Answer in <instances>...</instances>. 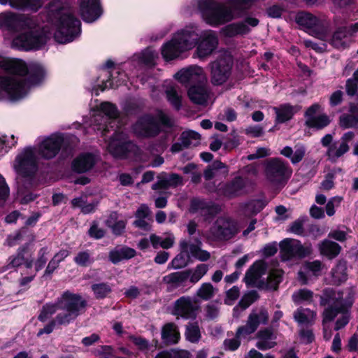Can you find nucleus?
Instances as JSON below:
<instances>
[{
  "mask_svg": "<svg viewBox=\"0 0 358 358\" xmlns=\"http://www.w3.org/2000/svg\"><path fill=\"white\" fill-rule=\"evenodd\" d=\"M305 152L306 150L303 146L296 148L294 152H293V149L289 146H285L280 150V154L289 158L293 164L300 162L303 159Z\"/></svg>",
  "mask_w": 358,
  "mask_h": 358,
  "instance_id": "37998d69",
  "label": "nucleus"
},
{
  "mask_svg": "<svg viewBox=\"0 0 358 358\" xmlns=\"http://www.w3.org/2000/svg\"><path fill=\"white\" fill-rule=\"evenodd\" d=\"M189 243L186 241L180 243V252L178 254L169 264L168 268H173L179 269L185 267L188 264V259L190 257L188 252Z\"/></svg>",
  "mask_w": 358,
  "mask_h": 358,
  "instance_id": "7c9ffc66",
  "label": "nucleus"
},
{
  "mask_svg": "<svg viewBox=\"0 0 358 358\" xmlns=\"http://www.w3.org/2000/svg\"><path fill=\"white\" fill-rule=\"evenodd\" d=\"M161 338V343L157 339L152 340V345L156 348H162L164 346L178 343L180 338L178 326L173 322L165 324L162 328Z\"/></svg>",
  "mask_w": 358,
  "mask_h": 358,
  "instance_id": "dca6fc26",
  "label": "nucleus"
},
{
  "mask_svg": "<svg viewBox=\"0 0 358 358\" xmlns=\"http://www.w3.org/2000/svg\"><path fill=\"white\" fill-rule=\"evenodd\" d=\"M239 231L238 222L229 217H217L209 229L212 238L216 241H229Z\"/></svg>",
  "mask_w": 358,
  "mask_h": 358,
  "instance_id": "6e6552de",
  "label": "nucleus"
},
{
  "mask_svg": "<svg viewBox=\"0 0 358 358\" xmlns=\"http://www.w3.org/2000/svg\"><path fill=\"white\" fill-rule=\"evenodd\" d=\"M64 145V138L62 134H53L45 138L38 145V153L45 159L55 157Z\"/></svg>",
  "mask_w": 358,
  "mask_h": 358,
  "instance_id": "f8f14e48",
  "label": "nucleus"
},
{
  "mask_svg": "<svg viewBox=\"0 0 358 358\" xmlns=\"http://www.w3.org/2000/svg\"><path fill=\"white\" fill-rule=\"evenodd\" d=\"M358 31V22L348 27H338L326 42L345 44Z\"/></svg>",
  "mask_w": 358,
  "mask_h": 358,
  "instance_id": "aec40b11",
  "label": "nucleus"
},
{
  "mask_svg": "<svg viewBox=\"0 0 358 358\" xmlns=\"http://www.w3.org/2000/svg\"><path fill=\"white\" fill-rule=\"evenodd\" d=\"M80 13L84 21L92 22L102 14L99 0H80Z\"/></svg>",
  "mask_w": 358,
  "mask_h": 358,
  "instance_id": "a211bd4d",
  "label": "nucleus"
},
{
  "mask_svg": "<svg viewBox=\"0 0 358 358\" xmlns=\"http://www.w3.org/2000/svg\"><path fill=\"white\" fill-rule=\"evenodd\" d=\"M331 123V120L327 114H321L306 120L305 126L315 130H322Z\"/></svg>",
  "mask_w": 358,
  "mask_h": 358,
  "instance_id": "58836bf2",
  "label": "nucleus"
},
{
  "mask_svg": "<svg viewBox=\"0 0 358 358\" xmlns=\"http://www.w3.org/2000/svg\"><path fill=\"white\" fill-rule=\"evenodd\" d=\"M49 15L57 27V30L55 33L57 42L70 43L80 34V22L69 9L62 8L55 10L51 7Z\"/></svg>",
  "mask_w": 358,
  "mask_h": 358,
  "instance_id": "20e7f679",
  "label": "nucleus"
},
{
  "mask_svg": "<svg viewBox=\"0 0 358 358\" xmlns=\"http://www.w3.org/2000/svg\"><path fill=\"white\" fill-rule=\"evenodd\" d=\"M194 47H196V50L192 57L197 58L200 61H205L210 56L217 53L220 55L224 51L223 48H219L220 46H191V49Z\"/></svg>",
  "mask_w": 358,
  "mask_h": 358,
  "instance_id": "c9c22d12",
  "label": "nucleus"
},
{
  "mask_svg": "<svg viewBox=\"0 0 358 358\" xmlns=\"http://www.w3.org/2000/svg\"><path fill=\"white\" fill-rule=\"evenodd\" d=\"M245 187V179L241 176H237L231 180L220 184L217 193L228 199H232L241 196Z\"/></svg>",
  "mask_w": 358,
  "mask_h": 358,
  "instance_id": "ddd939ff",
  "label": "nucleus"
},
{
  "mask_svg": "<svg viewBox=\"0 0 358 358\" xmlns=\"http://www.w3.org/2000/svg\"><path fill=\"white\" fill-rule=\"evenodd\" d=\"M267 179L273 183H285L292 174V169L288 162L279 157L270 158L265 165Z\"/></svg>",
  "mask_w": 358,
  "mask_h": 358,
  "instance_id": "1a4fd4ad",
  "label": "nucleus"
},
{
  "mask_svg": "<svg viewBox=\"0 0 358 358\" xmlns=\"http://www.w3.org/2000/svg\"><path fill=\"white\" fill-rule=\"evenodd\" d=\"M91 290L97 300H102L108 297L113 292L112 286L108 282H98L91 285Z\"/></svg>",
  "mask_w": 358,
  "mask_h": 358,
  "instance_id": "ea45409f",
  "label": "nucleus"
},
{
  "mask_svg": "<svg viewBox=\"0 0 358 358\" xmlns=\"http://www.w3.org/2000/svg\"><path fill=\"white\" fill-rule=\"evenodd\" d=\"M296 23L309 35L321 41L328 40L330 23L324 17H318L310 13L299 12L294 17Z\"/></svg>",
  "mask_w": 358,
  "mask_h": 358,
  "instance_id": "423d86ee",
  "label": "nucleus"
},
{
  "mask_svg": "<svg viewBox=\"0 0 358 358\" xmlns=\"http://www.w3.org/2000/svg\"><path fill=\"white\" fill-rule=\"evenodd\" d=\"M352 306V301L341 302L338 304L328 306L322 313V324L334 321L339 313H348Z\"/></svg>",
  "mask_w": 358,
  "mask_h": 358,
  "instance_id": "b1692460",
  "label": "nucleus"
},
{
  "mask_svg": "<svg viewBox=\"0 0 358 358\" xmlns=\"http://www.w3.org/2000/svg\"><path fill=\"white\" fill-rule=\"evenodd\" d=\"M28 85L24 79L17 80L12 77H2L0 80V87L13 100L22 98L27 93L26 88Z\"/></svg>",
  "mask_w": 358,
  "mask_h": 358,
  "instance_id": "2eb2a0df",
  "label": "nucleus"
},
{
  "mask_svg": "<svg viewBox=\"0 0 358 358\" xmlns=\"http://www.w3.org/2000/svg\"><path fill=\"white\" fill-rule=\"evenodd\" d=\"M313 292L310 289H300L293 294L292 300L296 304H300L303 302L310 303L313 301Z\"/></svg>",
  "mask_w": 358,
  "mask_h": 358,
  "instance_id": "603ef678",
  "label": "nucleus"
},
{
  "mask_svg": "<svg viewBox=\"0 0 358 358\" xmlns=\"http://www.w3.org/2000/svg\"><path fill=\"white\" fill-rule=\"evenodd\" d=\"M162 127L171 129L174 127L173 120L162 110L153 115L146 113L138 118L132 126L134 134L138 138H152L159 136L162 131Z\"/></svg>",
  "mask_w": 358,
  "mask_h": 358,
  "instance_id": "f03ea898",
  "label": "nucleus"
},
{
  "mask_svg": "<svg viewBox=\"0 0 358 358\" xmlns=\"http://www.w3.org/2000/svg\"><path fill=\"white\" fill-rule=\"evenodd\" d=\"M281 280L282 275L273 271L269 273L266 282H265L264 279H261L259 280L257 283H255L254 286H256L259 289L272 287L274 289H277Z\"/></svg>",
  "mask_w": 358,
  "mask_h": 358,
  "instance_id": "c03bdc74",
  "label": "nucleus"
},
{
  "mask_svg": "<svg viewBox=\"0 0 358 358\" xmlns=\"http://www.w3.org/2000/svg\"><path fill=\"white\" fill-rule=\"evenodd\" d=\"M233 59L229 52L223 51L217 58L209 64L211 83L215 86L224 84L231 76Z\"/></svg>",
  "mask_w": 358,
  "mask_h": 358,
  "instance_id": "0eeeda50",
  "label": "nucleus"
},
{
  "mask_svg": "<svg viewBox=\"0 0 358 358\" xmlns=\"http://www.w3.org/2000/svg\"><path fill=\"white\" fill-rule=\"evenodd\" d=\"M267 263L264 260L255 261L247 270L244 282L247 286H254L267 270Z\"/></svg>",
  "mask_w": 358,
  "mask_h": 358,
  "instance_id": "412c9836",
  "label": "nucleus"
},
{
  "mask_svg": "<svg viewBox=\"0 0 358 358\" xmlns=\"http://www.w3.org/2000/svg\"><path fill=\"white\" fill-rule=\"evenodd\" d=\"M207 201L197 197L192 198L190 201L189 210L191 213H196L199 210H203L206 208Z\"/></svg>",
  "mask_w": 358,
  "mask_h": 358,
  "instance_id": "338daca9",
  "label": "nucleus"
},
{
  "mask_svg": "<svg viewBox=\"0 0 358 358\" xmlns=\"http://www.w3.org/2000/svg\"><path fill=\"white\" fill-rule=\"evenodd\" d=\"M305 311L312 314L313 316L315 315V312L309 308H298L294 312V320L300 324H308L310 322L308 316L304 313Z\"/></svg>",
  "mask_w": 358,
  "mask_h": 358,
  "instance_id": "e2e57ef3",
  "label": "nucleus"
},
{
  "mask_svg": "<svg viewBox=\"0 0 358 358\" xmlns=\"http://www.w3.org/2000/svg\"><path fill=\"white\" fill-rule=\"evenodd\" d=\"M167 101L176 110H180L182 107V97L180 96L177 90L173 87L166 90Z\"/></svg>",
  "mask_w": 358,
  "mask_h": 358,
  "instance_id": "5fc2aeb1",
  "label": "nucleus"
},
{
  "mask_svg": "<svg viewBox=\"0 0 358 358\" xmlns=\"http://www.w3.org/2000/svg\"><path fill=\"white\" fill-rule=\"evenodd\" d=\"M311 253V250L309 247L303 246L300 241H297L294 244L292 258L296 257L299 259L305 258L309 256Z\"/></svg>",
  "mask_w": 358,
  "mask_h": 358,
  "instance_id": "680f3d73",
  "label": "nucleus"
},
{
  "mask_svg": "<svg viewBox=\"0 0 358 358\" xmlns=\"http://www.w3.org/2000/svg\"><path fill=\"white\" fill-rule=\"evenodd\" d=\"M99 110L109 119L116 120L120 117V111L117 106L113 103L102 102L99 106Z\"/></svg>",
  "mask_w": 358,
  "mask_h": 358,
  "instance_id": "8fccbe9b",
  "label": "nucleus"
},
{
  "mask_svg": "<svg viewBox=\"0 0 358 358\" xmlns=\"http://www.w3.org/2000/svg\"><path fill=\"white\" fill-rule=\"evenodd\" d=\"M208 270V266L207 264H198L194 271H192V273L189 276V281L190 282L195 284L197 282H199L203 276H204Z\"/></svg>",
  "mask_w": 358,
  "mask_h": 358,
  "instance_id": "bf43d9fd",
  "label": "nucleus"
},
{
  "mask_svg": "<svg viewBox=\"0 0 358 358\" xmlns=\"http://www.w3.org/2000/svg\"><path fill=\"white\" fill-rule=\"evenodd\" d=\"M27 77L24 78L29 85L40 84L45 78V69L38 63H31L28 65Z\"/></svg>",
  "mask_w": 358,
  "mask_h": 358,
  "instance_id": "c756f323",
  "label": "nucleus"
},
{
  "mask_svg": "<svg viewBox=\"0 0 358 358\" xmlns=\"http://www.w3.org/2000/svg\"><path fill=\"white\" fill-rule=\"evenodd\" d=\"M291 238H285L280 242V250L282 259L288 260L292 259V254L294 244H292Z\"/></svg>",
  "mask_w": 358,
  "mask_h": 358,
  "instance_id": "4d7b16f0",
  "label": "nucleus"
},
{
  "mask_svg": "<svg viewBox=\"0 0 358 358\" xmlns=\"http://www.w3.org/2000/svg\"><path fill=\"white\" fill-rule=\"evenodd\" d=\"M214 294V287L210 282L203 283L196 292V296L204 301L210 300Z\"/></svg>",
  "mask_w": 358,
  "mask_h": 358,
  "instance_id": "13d9d810",
  "label": "nucleus"
},
{
  "mask_svg": "<svg viewBox=\"0 0 358 358\" xmlns=\"http://www.w3.org/2000/svg\"><path fill=\"white\" fill-rule=\"evenodd\" d=\"M273 110L276 115L275 120L276 124H282L289 121L296 112L294 110V106L290 103L281 104L279 107H274Z\"/></svg>",
  "mask_w": 358,
  "mask_h": 358,
  "instance_id": "72a5a7b5",
  "label": "nucleus"
},
{
  "mask_svg": "<svg viewBox=\"0 0 358 358\" xmlns=\"http://www.w3.org/2000/svg\"><path fill=\"white\" fill-rule=\"evenodd\" d=\"M199 39H201L200 43L203 45H217L218 43L216 34L210 30L203 32Z\"/></svg>",
  "mask_w": 358,
  "mask_h": 358,
  "instance_id": "774afa93",
  "label": "nucleus"
},
{
  "mask_svg": "<svg viewBox=\"0 0 358 358\" xmlns=\"http://www.w3.org/2000/svg\"><path fill=\"white\" fill-rule=\"evenodd\" d=\"M355 138V133L353 131H348L345 133L340 139V145L338 148L332 152L331 157L336 159L342 157L350 150L349 143H350Z\"/></svg>",
  "mask_w": 358,
  "mask_h": 358,
  "instance_id": "e433bc0d",
  "label": "nucleus"
},
{
  "mask_svg": "<svg viewBox=\"0 0 358 358\" xmlns=\"http://www.w3.org/2000/svg\"><path fill=\"white\" fill-rule=\"evenodd\" d=\"M170 187L169 178L166 173H162L157 176V181L152 186L153 190L168 189Z\"/></svg>",
  "mask_w": 358,
  "mask_h": 358,
  "instance_id": "69168bd1",
  "label": "nucleus"
},
{
  "mask_svg": "<svg viewBox=\"0 0 358 358\" xmlns=\"http://www.w3.org/2000/svg\"><path fill=\"white\" fill-rule=\"evenodd\" d=\"M0 67L8 74L20 77L27 76L29 69L27 64L21 59H6L0 62Z\"/></svg>",
  "mask_w": 358,
  "mask_h": 358,
  "instance_id": "6ab92c4d",
  "label": "nucleus"
},
{
  "mask_svg": "<svg viewBox=\"0 0 358 358\" xmlns=\"http://www.w3.org/2000/svg\"><path fill=\"white\" fill-rule=\"evenodd\" d=\"M185 336L192 343H196L200 341L201 334L198 322H189L186 325Z\"/></svg>",
  "mask_w": 358,
  "mask_h": 358,
  "instance_id": "79ce46f5",
  "label": "nucleus"
},
{
  "mask_svg": "<svg viewBox=\"0 0 358 358\" xmlns=\"http://www.w3.org/2000/svg\"><path fill=\"white\" fill-rule=\"evenodd\" d=\"M10 5L15 8L30 9L36 11L43 5V0H8ZM8 0H0V3L6 4Z\"/></svg>",
  "mask_w": 358,
  "mask_h": 358,
  "instance_id": "f704fd0d",
  "label": "nucleus"
},
{
  "mask_svg": "<svg viewBox=\"0 0 358 358\" xmlns=\"http://www.w3.org/2000/svg\"><path fill=\"white\" fill-rule=\"evenodd\" d=\"M268 311L264 308H261L259 313L252 312L248 317L246 324L238 327L236 332L237 337L245 338L255 333L261 323H268Z\"/></svg>",
  "mask_w": 358,
  "mask_h": 358,
  "instance_id": "9b49d317",
  "label": "nucleus"
},
{
  "mask_svg": "<svg viewBox=\"0 0 358 358\" xmlns=\"http://www.w3.org/2000/svg\"><path fill=\"white\" fill-rule=\"evenodd\" d=\"M192 269L171 273L164 277V281L167 284L173 285L176 287L184 283L189 278Z\"/></svg>",
  "mask_w": 358,
  "mask_h": 358,
  "instance_id": "4c0bfd02",
  "label": "nucleus"
},
{
  "mask_svg": "<svg viewBox=\"0 0 358 358\" xmlns=\"http://www.w3.org/2000/svg\"><path fill=\"white\" fill-rule=\"evenodd\" d=\"M191 50V46H162L161 54L166 62L187 57V52Z\"/></svg>",
  "mask_w": 358,
  "mask_h": 358,
  "instance_id": "c85d7f7f",
  "label": "nucleus"
},
{
  "mask_svg": "<svg viewBox=\"0 0 358 358\" xmlns=\"http://www.w3.org/2000/svg\"><path fill=\"white\" fill-rule=\"evenodd\" d=\"M341 250V246L338 243L328 239H324L319 244L320 253L329 259L336 258Z\"/></svg>",
  "mask_w": 358,
  "mask_h": 358,
  "instance_id": "2f4dec72",
  "label": "nucleus"
},
{
  "mask_svg": "<svg viewBox=\"0 0 358 358\" xmlns=\"http://www.w3.org/2000/svg\"><path fill=\"white\" fill-rule=\"evenodd\" d=\"M76 320H70L69 314H57L56 317L51 320L43 329H41L38 333L37 336H41L44 334H51L55 327L60 326L66 327L72 323Z\"/></svg>",
  "mask_w": 358,
  "mask_h": 358,
  "instance_id": "cd10ccee",
  "label": "nucleus"
},
{
  "mask_svg": "<svg viewBox=\"0 0 358 358\" xmlns=\"http://www.w3.org/2000/svg\"><path fill=\"white\" fill-rule=\"evenodd\" d=\"M28 250V245H23L18 248L15 255H11L8 258V268L17 269L23 265L24 262V255Z\"/></svg>",
  "mask_w": 358,
  "mask_h": 358,
  "instance_id": "a19ab883",
  "label": "nucleus"
},
{
  "mask_svg": "<svg viewBox=\"0 0 358 358\" xmlns=\"http://www.w3.org/2000/svg\"><path fill=\"white\" fill-rule=\"evenodd\" d=\"M259 298V295L256 290L248 291L242 296L238 305L234 308V311H236L238 307L242 310L247 309L251 304L258 300Z\"/></svg>",
  "mask_w": 358,
  "mask_h": 358,
  "instance_id": "de8ad7c7",
  "label": "nucleus"
},
{
  "mask_svg": "<svg viewBox=\"0 0 358 358\" xmlns=\"http://www.w3.org/2000/svg\"><path fill=\"white\" fill-rule=\"evenodd\" d=\"M342 302L340 299L336 298V291L333 288L327 287L322 290L320 295V305L326 306L327 305H335Z\"/></svg>",
  "mask_w": 358,
  "mask_h": 358,
  "instance_id": "a18cd8bd",
  "label": "nucleus"
},
{
  "mask_svg": "<svg viewBox=\"0 0 358 358\" xmlns=\"http://www.w3.org/2000/svg\"><path fill=\"white\" fill-rule=\"evenodd\" d=\"M87 234L93 239L99 240L105 236L106 230L103 228H99L96 221H93L88 229Z\"/></svg>",
  "mask_w": 358,
  "mask_h": 358,
  "instance_id": "0e129e2a",
  "label": "nucleus"
},
{
  "mask_svg": "<svg viewBox=\"0 0 358 358\" xmlns=\"http://www.w3.org/2000/svg\"><path fill=\"white\" fill-rule=\"evenodd\" d=\"M74 263L80 267L87 268L92 265L95 259L89 250L79 251L73 258Z\"/></svg>",
  "mask_w": 358,
  "mask_h": 358,
  "instance_id": "49530a36",
  "label": "nucleus"
},
{
  "mask_svg": "<svg viewBox=\"0 0 358 358\" xmlns=\"http://www.w3.org/2000/svg\"><path fill=\"white\" fill-rule=\"evenodd\" d=\"M347 270V261L343 259L338 260L331 270V284L340 286L345 283L348 278Z\"/></svg>",
  "mask_w": 358,
  "mask_h": 358,
  "instance_id": "a878e982",
  "label": "nucleus"
},
{
  "mask_svg": "<svg viewBox=\"0 0 358 358\" xmlns=\"http://www.w3.org/2000/svg\"><path fill=\"white\" fill-rule=\"evenodd\" d=\"M110 148L113 155L120 159H126L129 154H135L138 150V146L130 140L111 144Z\"/></svg>",
  "mask_w": 358,
  "mask_h": 358,
  "instance_id": "393cba45",
  "label": "nucleus"
},
{
  "mask_svg": "<svg viewBox=\"0 0 358 358\" xmlns=\"http://www.w3.org/2000/svg\"><path fill=\"white\" fill-rule=\"evenodd\" d=\"M96 164L94 154L86 152L80 154L73 159L71 164L72 170L78 173H83L91 170Z\"/></svg>",
  "mask_w": 358,
  "mask_h": 358,
  "instance_id": "4be33fe9",
  "label": "nucleus"
},
{
  "mask_svg": "<svg viewBox=\"0 0 358 358\" xmlns=\"http://www.w3.org/2000/svg\"><path fill=\"white\" fill-rule=\"evenodd\" d=\"M87 307V300L80 294L66 290L57 299L55 303H46L42 306L38 315V320L41 322H45L57 310L65 311V313H59V314H69L70 320H76L78 316L85 313Z\"/></svg>",
  "mask_w": 358,
  "mask_h": 358,
  "instance_id": "f257e3e1",
  "label": "nucleus"
},
{
  "mask_svg": "<svg viewBox=\"0 0 358 358\" xmlns=\"http://www.w3.org/2000/svg\"><path fill=\"white\" fill-rule=\"evenodd\" d=\"M198 7L203 20L211 26L224 24L240 15L236 5L227 6L215 0H200Z\"/></svg>",
  "mask_w": 358,
  "mask_h": 358,
  "instance_id": "39448f33",
  "label": "nucleus"
},
{
  "mask_svg": "<svg viewBox=\"0 0 358 358\" xmlns=\"http://www.w3.org/2000/svg\"><path fill=\"white\" fill-rule=\"evenodd\" d=\"M45 43L46 37L39 29H34L17 34L13 45H43Z\"/></svg>",
  "mask_w": 358,
  "mask_h": 358,
  "instance_id": "f3484780",
  "label": "nucleus"
},
{
  "mask_svg": "<svg viewBox=\"0 0 358 358\" xmlns=\"http://www.w3.org/2000/svg\"><path fill=\"white\" fill-rule=\"evenodd\" d=\"M49 252L50 250L47 246L41 248L38 251L37 258L34 262V269L36 273L40 271L45 267L48 262L47 255L49 254Z\"/></svg>",
  "mask_w": 358,
  "mask_h": 358,
  "instance_id": "6e6d98bb",
  "label": "nucleus"
},
{
  "mask_svg": "<svg viewBox=\"0 0 358 358\" xmlns=\"http://www.w3.org/2000/svg\"><path fill=\"white\" fill-rule=\"evenodd\" d=\"M226 36L231 37L237 34H243L249 31V29L244 23L231 24L222 30Z\"/></svg>",
  "mask_w": 358,
  "mask_h": 358,
  "instance_id": "3c124183",
  "label": "nucleus"
},
{
  "mask_svg": "<svg viewBox=\"0 0 358 358\" xmlns=\"http://www.w3.org/2000/svg\"><path fill=\"white\" fill-rule=\"evenodd\" d=\"M198 34L193 30L185 29L176 33L166 45H198Z\"/></svg>",
  "mask_w": 358,
  "mask_h": 358,
  "instance_id": "bb28decb",
  "label": "nucleus"
},
{
  "mask_svg": "<svg viewBox=\"0 0 358 358\" xmlns=\"http://www.w3.org/2000/svg\"><path fill=\"white\" fill-rule=\"evenodd\" d=\"M198 306H195L189 296H182L173 303L171 314L177 318L195 320L197 317Z\"/></svg>",
  "mask_w": 358,
  "mask_h": 358,
  "instance_id": "4468645a",
  "label": "nucleus"
},
{
  "mask_svg": "<svg viewBox=\"0 0 358 358\" xmlns=\"http://www.w3.org/2000/svg\"><path fill=\"white\" fill-rule=\"evenodd\" d=\"M307 220V216H301L290 224L289 231L298 236H303L304 234L303 224Z\"/></svg>",
  "mask_w": 358,
  "mask_h": 358,
  "instance_id": "052dcab7",
  "label": "nucleus"
},
{
  "mask_svg": "<svg viewBox=\"0 0 358 358\" xmlns=\"http://www.w3.org/2000/svg\"><path fill=\"white\" fill-rule=\"evenodd\" d=\"M17 164L15 169L17 174L24 178L33 180L38 169L35 154L31 146L24 148V151L15 158Z\"/></svg>",
  "mask_w": 358,
  "mask_h": 358,
  "instance_id": "9d476101",
  "label": "nucleus"
},
{
  "mask_svg": "<svg viewBox=\"0 0 358 358\" xmlns=\"http://www.w3.org/2000/svg\"><path fill=\"white\" fill-rule=\"evenodd\" d=\"M136 252L134 249L123 246L120 250L114 249L109 252L108 259L113 264H117L123 259H130L134 257Z\"/></svg>",
  "mask_w": 358,
  "mask_h": 358,
  "instance_id": "473e14b6",
  "label": "nucleus"
},
{
  "mask_svg": "<svg viewBox=\"0 0 358 358\" xmlns=\"http://www.w3.org/2000/svg\"><path fill=\"white\" fill-rule=\"evenodd\" d=\"M25 17L12 13L0 14V28L9 31H16L24 24H27Z\"/></svg>",
  "mask_w": 358,
  "mask_h": 358,
  "instance_id": "5701e85b",
  "label": "nucleus"
},
{
  "mask_svg": "<svg viewBox=\"0 0 358 358\" xmlns=\"http://www.w3.org/2000/svg\"><path fill=\"white\" fill-rule=\"evenodd\" d=\"M180 83L196 82L189 86L187 96L194 104L205 105L208 98V92L204 83L203 69L198 66H190L182 69L176 74Z\"/></svg>",
  "mask_w": 358,
  "mask_h": 358,
  "instance_id": "7ed1b4c3",
  "label": "nucleus"
},
{
  "mask_svg": "<svg viewBox=\"0 0 358 358\" xmlns=\"http://www.w3.org/2000/svg\"><path fill=\"white\" fill-rule=\"evenodd\" d=\"M339 126L342 129L356 128L358 127V113L356 115L343 114L339 117Z\"/></svg>",
  "mask_w": 358,
  "mask_h": 358,
  "instance_id": "864d4df0",
  "label": "nucleus"
},
{
  "mask_svg": "<svg viewBox=\"0 0 358 358\" xmlns=\"http://www.w3.org/2000/svg\"><path fill=\"white\" fill-rule=\"evenodd\" d=\"M154 358H191V353L187 350H162Z\"/></svg>",
  "mask_w": 358,
  "mask_h": 358,
  "instance_id": "09e8293b",
  "label": "nucleus"
}]
</instances>
